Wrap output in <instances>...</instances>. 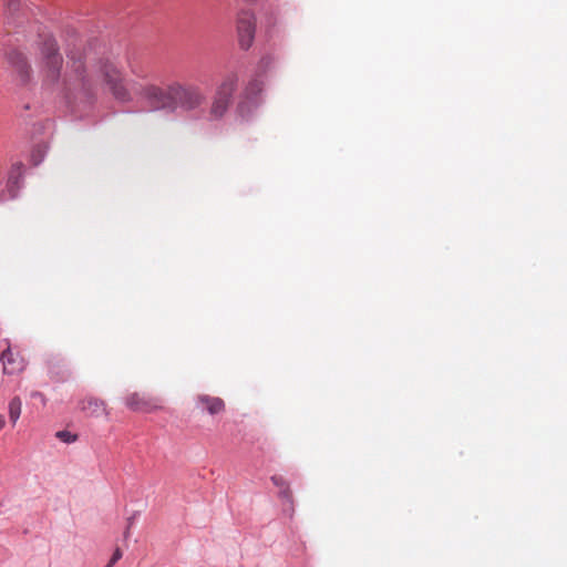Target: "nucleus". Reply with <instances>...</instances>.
Segmentation results:
<instances>
[{"label":"nucleus","instance_id":"f257e3e1","mask_svg":"<svg viewBox=\"0 0 567 567\" xmlns=\"http://www.w3.org/2000/svg\"><path fill=\"white\" fill-rule=\"evenodd\" d=\"M39 66L42 83L45 87L55 90L87 89L91 84L84 55L81 51H68V62L63 66V58L58 42L52 37H45L39 44Z\"/></svg>","mask_w":567,"mask_h":567},{"label":"nucleus","instance_id":"f03ea898","mask_svg":"<svg viewBox=\"0 0 567 567\" xmlns=\"http://www.w3.org/2000/svg\"><path fill=\"white\" fill-rule=\"evenodd\" d=\"M173 96V111L181 109L193 112L200 109L206 102V95L200 86L194 83L174 81L171 83Z\"/></svg>","mask_w":567,"mask_h":567},{"label":"nucleus","instance_id":"7ed1b4c3","mask_svg":"<svg viewBox=\"0 0 567 567\" xmlns=\"http://www.w3.org/2000/svg\"><path fill=\"white\" fill-rule=\"evenodd\" d=\"M94 69V72L103 78L109 90L117 101L127 102L131 100V94L124 84L122 73L111 61L100 60Z\"/></svg>","mask_w":567,"mask_h":567},{"label":"nucleus","instance_id":"20e7f679","mask_svg":"<svg viewBox=\"0 0 567 567\" xmlns=\"http://www.w3.org/2000/svg\"><path fill=\"white\" fill-rule=\"evenodd\" d=\"M7 60L13 69L17 84L27 86L33 78V70L27 56L21 51L12 49L7 53Z\"/></svg>","mask_w":567,"mask_h":567},{"label":"nucleus","instance_id":"39448f33","mask_svg":"<svg viewBox=\"0 0 567 567\" xmlns=\"http://www.w3.org/2000/svg\"><path fill=\"white\" fill-rule=\"evenodd\" d=\"M141 94L153 109L173 111L171 83L165 89L154 84L146 85L142 89Z\"/></svg>","mask_w":567,"mask_h":567},{"label":"nucleus","instance_id":"423d86ee","mask_svg":"<svg viewBox=\"0 0 567 567\" xmlns=\"http://www.w3.org/2000/svg\"><path fill=\"white\" fill-rule=\"evenodd\" d=\"M125 405L133 412L152 413L162 408L157 398L145 393L133 392L126 395Z\"/></svg>","mask_w":567,"mask_h":567},{"label":"nucleus","instance_id":"0eeeda50","mask_svg":"<svg viewBox=\"0 0 567 567\" xmlns=\"http://www.w3.org/2000/svg\"><path fill=\"white\" fill-rule=\"evenodd\" d=\"M237 32L241 49H249L255 38V17L251 12L243 11L239 13Z\"/></svg>","mask_w":567,"mask_h":567},{"label":"nucleus","instance_id":"6e6552de","mask_svg":"<svg viewBox=\"0 0 567 567\" xmlns=\"http://www.w3.org/2000/svg\"><path fill=\"white\" fill-rule=\"evenodd\" d=\"M7 348L3 350L0 361L3 364V372L7 374H17L25 369V360L19 352H13L9 341L6 340Z\"/></svg>","mask_w":567,"mask_h":567},{"label":"nucleus","instance_id":"1a4fd4ad","mask_svg":"<svg viewBox=\"0 0 567 567\" xmlns=\"http://www.w3.org/2000/svg\"><path fill=\"white\" fill-rule=\"evenodd\" d=\"M270 480L278 488V497L284 503L285 512L292 516L295 514V498L289 482L281 475H272Z\"/></svg>","mask_w":567,"mask_h":567},{"label":"nucleus","instance_id":"9d476101","mask_svg":"<svg viewBox=\"0 0 567 567\" xmlns=\"http://www.w3.org/2000/svg\"><path fill=\"white\" fill-rule=\"evenodd\" d=\"M195 402L197 409L203 412H207L212 416L223 413L226 409V404L223 399L212 396L209 394H198Z\"/></svg>","mask_w":567,"mask_h":567},{"label":"nucleus","instance_id":"9b49d317","mask_svg":"<svg viewBox=\"0 0 567 567\" xmlns=\"http://www.w3.org/2000/svg\"><path fill=\"white\" fill-rule=\"evenodd\" d=\"M237 86L238 74L235 72H229L226 75H224L220 82L218 83L214 95L231 103L233 95L236 92Z\"/></svg>","mask_w":567,"mask_h":567},{"label":"nucleus","instance_id":"f8f14e48","mask_svg":"<svg viewBox=\"0 0 567 567\" xmlns=\"http://www.w3.org/2000/svg\"><path fill=\"white\" fill-rule=\"evenodd\" d=\"M230 105V102L214 95L208 111V120L218 121L223 118Z\"/></svg>","mask_w":567,"mask_h":567},{"label":"nucleus","instance_id":"ddd939ff","mask_svg":"<svg viewBox=\"0 0 567 567\" xmlns=\"http://www.w3.org/2000/svg\"><path fill=\"white\" fill-rule=\"evenodd\" d=\"M82 411L86 412L91 416L99 417L101 415H109L106 404L104 401L99 399H87L82 402L81 405Z\"/></svg>","mask_w":567,"mask_h":567},{"label":"nucleus","instance_id":"4468645a","mask_svg":"<svg viewBox=\"0 0 567 567\" xmlns=\"http://www.w3.org/2000/svg\"><path fill=\"white\" fill-rule=\"evenodd\" d=\"M22 412V401L19 396H13L8 404L9 420L12 426H14Z\"/></svg>","mask_w":567,"mask_h":567},{"label":"nucleus","instance_id":"2eb2a0df","mask_svg":"<svg viewBox=\"0 0 567 567\" xmlns=\"http://www.w3.org/2000/svg\"><path fill=\"white\" fill-rule=\"evenodd\" d=\"M274 63V59L271 56H264L260 59L259 63H258V73L259 74H262L265 73Z\"/></svg>","mask_w":567,"mask_h":567},{"label":"nucleus","instance_id":"dca6fc26","mask_svg":"<svg viewBox=\"0 0 567 567\" xmlns=\"http://www.w3.org/2000/svg\"><path fill=\"white\" fill-rule=\"evenodd\" d=\"M55 436L64 443H73L78 440V436L69 431H59Z\"/></svg>","mask_w":567,"mask_h":567},{"label":"nucleus","instance_id":"f3484780","mask_svg":"<svg viewBox=\"0 0 567 567\" xmlns=\"http://www.w3.org/2000/svg\"><path fill=\"white\" fill-rule=\"evenodd\" d=\"M246 90L248 94L258 93L261 91V83L258 80H252L249 82Z\"/></svg>","mask_w":567,"mask_h":567},{"label":"nucleus","instance_id":"a211bd4d","mask_svg":"<svg viewBox=\"0 0 567 567\" xmlns=\"http://www.w3.org/2000/svg\"><path fill=\"white\" fill-rule=\"evenodd\" d=\"M123 556V553L120 548H116L110 559V561L107 563V565L105 567H113Z\"/></svg>","mask_w":567,"mask_h":567},{"label":"nucleus","instance_id":"6ab92c4d","mask_svg":"<svg viewBox=\"0 0 567 567\" xmlns=\"http://www.w3.org/2000/svg\"><path fill=\"white\" fill-rule=\"evenodd\" d=\"M6 426V419L4 416L0 413V431Z\"/></svg>","mask_w":567,"mask_h":567},{"label":"nucleus","instance_id":"aec40b11","mask_svg":"<svg viewBox=\"0 0 567 567\" xmlns=\"http://www.w3.org/2000/svg\"><path fill=\"white\" fill-rule=\"evenodd\" d=\"M32 396H33V398H37V399H42V400H44L43 394H42V393H40V392H33V393H32Z\"/></svg>","mask_w":567,"mask_h":567},{"label":"nucleus","instance_id":"412c9836","mask_svg":"<svg viewBox=\"0 0 567 567\" xmlns=\"http://www.w3.org/2000/svg\"><path fill=\"white\" fill-rule=\"evenodd\" d=\"M128 533H130V526L127 527L126 532H125V536L127 537L128 536Z\"/></svg>","mask_w":567,"mask_h":567}]
</instances>
